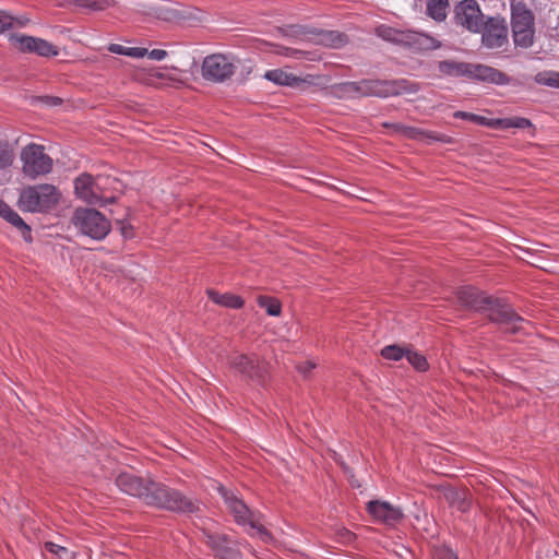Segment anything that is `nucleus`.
<instances>
[{"label": "nucleus", "mask_w": 559, "mask_h": 559, "mask_svg": "<svg viewBox=\"0 0 559 559\" xmlns=\"http://www.w3.org/2000/svg\"><path fill=\"white\" fill-rule=\"evenodd\" d=\"M22 170L31 179L46 175L52 169V158L45 153L40 144L31 143L21 152Z\"/></svg>", "instance_id": "nucleus-8"}, {"label": "nucleus", "mask_w": 559, "mask_h": 559, "mask_svg": "<svg viewBox=\"0 0 559 559\" xmlns=\"http://www.w3.org/2000/svg\"><path fill=\"white\" fill-rule=\"evenodd\" d=\"M396 130L409 139L419 140L423 142H428L429 140H441L440 136L429 133V132H426L425 130H421V129H418L415 127H408V126L401 124V126L396 127Z\"/></svg>", "instance_id": "nucleus-25"}, {"label": "nucleus", "mask_w": 559, "mask_h": 559, "mask_svg": "<svg viewBox=\"0 0 559 559\" xmlns=\"http://www.w3.org/2000/svg\"><path fill=\"white\" fill-rule=\"evenodd\" d=\"M10 46L21 53H32L41 58H52L59 55V48L52 43L23 33H10Z\"/></svg>", "instance_id": "nucleus-9"}, {"label": "nucleus", "mask_w": 559, "mask_h": 559, "mask_svg": "<svg viewBox=\"0 0 559 559\" xmlns=\"http://www.w3.org/2000/svg\"><path fill=\"white\" fill-rule=\"evenodd\" d=\"M367 510L376 522L389 526L396 525L404 516L403 511L400 508L381 500L369 501Z\"/></svg>", "instance_id": "nucleus-16"}, {"label": "nucleus", "mask_w": 559, "mask_h": 559, "mask_svg": "<svg viewBox=\"0 0 559 559\" xmlns=\"http://www.w3.org/2000/svg\"><path fill=\"white\" fill-rule=\"evenodd\" d=\"M454 117L460 118V119L469 120V121L476 122L481 126H491L492 127V122H488L487 118L475 115V114H471V112H466V111H456V112H454Z\"/></svg>", "instance_id": "nucleus-35"}, {"label": "nucleus", "mask_w": 559, "mask_h": 559, "mask_svg": "<svg viewBox=\"0 0 559 559\" xmlns=\"http://www.w3.org/2000/svg\"><path fill=\"white\" fill-rule=\"evenodd\" d=\"M381 355L383 358L389 360H400L405 357L406 349L396 345H389L381 350Z\"/></svg>", "instance_id": "nucleus-33"}, {"label": "nucleus", "mask_w": 559, "mask_h": 559, "mask_svg": "<svg viewBox=\"0 0 559 559\" xmlns=\"http://www.w3.org/2000/svg\"><path fill=\"white\" fill-rule=\"evenodd\" d=\"M0 216L9 224L15 227L23 239L27 242L32 240L31 227L22 219V217L0 199Z\"/></svg>", "instance_id": "nucleus-18"}, {"label": "nucleus", "mask_w": 559, "mask_h": 559, "mask_svg": "<svg viewBox=\"0 0 559 559\" xmlns=\"http://www.w3.org/2000/svg\"><path fill=\"white\" fill-rule=\"evenodd\" d=\"M48 106H58L61 104V99L59 97H50L47 96L43 99Z\"/></svg>", "instance_id": "nucleus-45"}, {"label": "nucleus", "mask_w": 559, "mask_h": 559, "mask_svg": "<svg viewBox=\"0 0 559 559\" xmlns=\"http://www.w3.org/2000/svg\"><path fill=\"white\" fill-rule=\"evenodd\" d=\"M230 365L235 370L239 371L240 373L249 378L259 377V370L255 360L246 355H235L230 359Z\"/></svg>", "instance_id": "nucleus-20"}, {"label": "nucleus", "mask_w": 559, "mask_h": 559, "mask_svg": "<svg viewBox=\"0 0 559 559\" xmlns=\"http://www.w3.org/2000/svg\"><path fill=\"white\" fill-rule=\"evenodd\" d=\"M236 70L234 62L226 56L214 53L204 58L202 75L206 80L223 82L229 79Z\"/></svg>", "instance_id": "nucleus-10"}, {"label": "nucleus", "mask_w": 559, "mask_h": 559, "mask_svg": "<svg viewBox=\"0 0 559 559\" xmlns=\"http://www.w3.org/2000/svg\"><path fill=\"white\" fill-rule=\"evenodd\" d=\"M71 222L82 235L95 240L104 239L110 231V222L94 209H76Z\"/></svg>", "instance_id": "nucleus-5"}, {"label": "nucleus", "mask_w": 559, "mask_h": 559, "mask_svg": "<svg viewBox=\"0 0 559 559\" xmlns=\"http://www.w3.org/2000/svg\"><path fill=\"white\" fill-rule=\"evenodd\" d=\"M45 549L57 556L59 559H72L73 555L66 548L60 545H57L52 542L45 543Z\"/></svg>", "instance_id": "nucleus-34"}, {"label": "nucleus", "mask_w": 559, "mask_h": 559, "mask_svg": "<svg viewBox=\"0 0 559 559\" xmlns=\"http://www.w3.org/2000/svg\"><path fill=\"white\" fill-rule=\"evenodd\" d=\"M60 5L73 3L88 12L105 11L115 5V0H58Z\"/></svg>", "instance_id": "nucleus-22"}, {"label": "nucleus", "mask_w": 559, "mask_h": 559, "mask_svg": "<svg viewBox=\"0 0 559 559\" xmlns=\"http://www.w3.org/2000/svg\"><path fill=\"white\" fill-rule=\"evenodd\" d=\"M455 21L469 32L479 33L484 26V15L475 0H463L455 7Z\"/></svg>", "instance_id": "nucleus-11"}, {"label": "nucleus", "mask_w": 559, "mask_h": 559, "mask_svg": "<svg viewBox=\"0 0 559 559\" xmlns=\"http://www.w3.org/2000/svg\"><path fill=\"white\" fill-rule=\"evenodd\" d=\"M316 367L314 364L307 361L298 367V370L305 376L309 373Z\"/></svg>", "instance_id": "nucleus-44"}, {"label": "nucleus", "mask_w": 559, "mask_h": 559, "mask_svg": "<svg viewBox=\"0 0 559 559\" xmlns=\"http://www.w3.org/2000/svg\"><path fill=\"white\" fill-rule=\"evenodd\" d=\"M209 544L222 559H240V552L225 537L209 536Z\"/></svg>", "instance_id": "nucleus-21"}, {"label": "nucleus", "mask_w": 559, "mask_h": 559, "mask_svg": "<svg viewBox=\"0 0 559 559\" xmlns=\"http://www.w3.org/2000/svg\"><path fill=\"white\" fill-rule=\"evenodd\" d=\"M207 296L216 305L226 308L238 309L243 305V300L239 296L229 293L221 294L216 290L209 289Z\"/></svg>", "instance_id": "nucleus-23"}, {"label": "nucleus", "mask_w": 559, "mask_h": 559, "mask_svg": "<svg viewBox=\"0 0 559 559\" xmlns=\"http://www.w3.org/2000/svg\"><path fill=\"white\" fill-rule=\"evenodd\" d=\"M31 20L26 15L21 16H13L12 15V22H11V29L12 28H23L29 24Z\"/></svg>", "instance_id": "nucleus-40"}, {"label": "nucleus", "mask_w": 559, "mask_h": 559, "mask_svg": "<svg viewBox=\"0 0 559 559\" xmlns=\"http://www.w3.org/2000/svg\"><path fill=\"white\" fill-rule=\"evenodd\" d=\"M218 491L224 499L228 512L233 515L237 524L247 527L248 533L252 536H257L264 543H271L273 540L272 535L260 523L259 514L252 512L236 492L222 486L218 487Z\"/></svg>", "instance_id": "nucleus-3"}, {"label": "nucleus", "mask_w": 559, "mask_h": 559, "mask_svg": "<svg viewBox=\"0 0 559 559\" xmlns=\"http://www.w3.org/2000/svg\"><path fill=\"white\" fill-rule=\"evenodd\" d=\"M466 76L481 81H488L496 84H504L508 81L507 75L499 70L488 66L475 63H468V71H466Z\"/></svg>", "instance_id": "nucleus-17"}, {"label": "nucleus", "mask_w": 559, "mask_h": 559, "mask_svg": "<svg viewBox=\"0 0 559 559\" xmlns=\"http://www.w3.org/2000/svg\"><path fill=\"white\" fill-rule=\"evenodd\" d=\"M264 79L277 85L288 86L297 90H305L316 83V76L311 74H307L306 76H297L286 69L266 71Z\"/></svg>", "instance_id": "nucleus-15"}, {"label": "nucleus", "mask_w": 559, "mask_h": 559, "mask_svg": "<svg viewBox=\"0 0 559 559\" xmlns=\"http://www.w3.org/2000/svg\"><path fill=\"white\" fill-rule=\"evenodd\" d=\"M102 178H93L90 174H82L74 180V190L79 199L91 204H97L103 198Z\"/></svg>", "instance_id": "nucleus-13"}, {"label": "nucleus", "mask_w": 559, "mask_h": 559, "mask_svg": "<svg viewBox=\"0 0 559 559\" xmlns=\"http://www.w3.org/2000/svg\"><path fill=\"white\" fill-rule=\"evenodd\" d=\"M185 17V13L177 5L167 0H158L156 12L153 19L165 22H177Z\"/></svg>", "instance_id": "nucleus-19"}, {"label": "nucleus", "mask_w": 559, "mask_h": 559, "mask_svg": "<svg viewBox=\"0 0 559 559\" xmlns=\"http://www.w3.org/2000/svg\"><path fill=\"white\" fill-rule=\"evenodd\" d=\"M459 299L466 307L487 312L489 319L508 333H518L523 330L524 320L506 304H500L474 287H463L459 292Z\"/></svg>", "instance_id": "nucleus-2"}, {"label": "nucleus", "mask_w": 559, "mask_h": 559, "mask_svg": "<svg viewBox=\"0 0 559 559\" xmlns=\"http://www.w3.org/2000/svg\"><path fill=\"white\" fill-rule=\"evenodd\" d=\"M153 60H164L167 57V51L164 49H153L151 51L147 50V55Z\"/></svg>", "instance_id": "nucleus-42"}, {"label": "nucleus", "mask_w": 559, "mask_h": 559, "mask_svg": "<svg viewBox=\"0 0 559 559\" xmlns=\"http://www.w3.org/2000/svg\"><path fill=\"white\" fill-rule=\"evenodd\" d=\"M147 55V49L143 47H130L128 48V57L143 58Z\"/></svg>", "instance_id": "nucleus-41"}, {"label": "nucleus", "mask_w": 559, "mask_h": 559, "mask_svg": "<svg viewBox=\"0 0 559 559\" xmlns=\"http://www.w3.org/2000/svg\"><path fill=\"white\" fill-rule=\"evenodd\" d=\"M320 36V43L332 47H341L346 41L345 37L337 32H322Z\"/></svg>", "instance_id": "nucleus-30"}, {"label": "nucleus", "mask_w": 559, "mask_h": 559, "mask_svg": "<svg viewBox=\"0 0 559 559\" xmlns=\"http://www.w3.org/2000/svg\"><path fill=\"white\" fill-rule=\"evenodd\" d=\"M60 195L59 190L52 185L31 186L22 190L17 204L25 212H46L59 202Z\"/></svg>", "instance_id": "nucleus-4"}, {"label": "nucleus", "mask_w": 559, "mask_h": 559, "mask_svg": "<svg viewBox=\"0 0 559 559\" xmlns=\"http://www.w3.org/2000/svg\"><path fill=\"white\" fill-rule=\"evenodd\" d=\"M464 489H455V488H448L444 490V498L449 502L451 507H453L456 501L460 500L461 495L463 493Z\"/></svg>", "instance_id": "nucleus-38"}, {"label": "nucleus", "mask_w": 559, "mask_h": 559, "mask_svg": "<svg viewBox=\"0 0 559 559\" xmlns=\"http://www.w3.org/2000/svg\"><path fill=\"white\" fill-rule=\"evenodd\" d=\"M531 126H532L531 121L528 119L522 118V117L497 119V120L492 121V127H497V128H501V129H509V128L525 129Z\"/></svg>", "instance_id": "nucleus-27"}, {"label": "nucleus", "mask_w": 559, "mask_h": 559, "mask_svg": "<svg viewBox=\"0 0 559 559\" xmlns=\"http://www.w3.org/2000/svg\"><path fill=\"white\" fill-rule=\"evenodd\" d=\"M281 53H284V55H286V56L293 57V56H295L296 53H298V51L293 50V49H289V48H285V49H284V51H281Z\"/></svg>", "instance_id": "nucleus-47"}, {"label": "nucleus", "mask_w": 559, "mask_h": 559, "mask_svg": "<svg viewBox=\"0 0 559 559\" xmlns=\"http://www.w3.org/2000/svg\"><path fill=\"white\" fill-rule=\"evenodd\" d=\"M128 48L129 47H124L122 45H119V44H110L108 46V50L112 53H117V55H122V56H128Z\"/></svg>", "instance_id": "nucleus-43"}, {"label": "nucleus", "mask_w": 559, "mask_h": 559, "mask_svg": "<svg viewBox=\"0 0 559 559\" xmlns=\"http://www.w3.org/2000/svg\"><path fill=\"white\" fill-rule=\"evenodd\" d=\"M438 69L443 74L466 76V71H468V63L445 60L439 63Z\"/></svg>", "instance_id": "nucleus-26"}, {"label": "nucleus", "mask_w": 559, "mask_h": 559, "mask_svg": "<svg viewBox=\"0 0 559 559\" xmlns=\"http://www.w3.org/2000/svg\"><path fill=\"white\" fill-rule=\"evenodd\" d=\"M407 361L418 371H426L428 369V361L426 357L415 350L406 349L405 355Z\"/></svg>", "instance_id": "nucleus-29"}, {"label": "nucleus", "mask_w": 559, "mask_h": 559, "mask_svg": "<svg viewBox=\"0 0 559 559\" xmlns=\"http://www.w3.org/2000/svg\"><path fill=\"white\" fill-rule=\"evenodd\" d=\"M449 0H427V14L437 22L447 17Z\"/></svg>", "instance_id": "nucleus-24"}, {"label": "nucleus", "mask_w": 559, "mask_h": 559, "mask_svg": "<svg viewBox=\"0 0 559 559\" xmlns=\"http://www.w3.org/2000/svg\"><path fill=\"white\" fill-rule=\"evenodd\" d=\"M512 35L515 46L528 48L534 41V15L525 5H512Z\"/></svg>", "instance_id": "nucleus-7"}, {"label": "nucleus", "mask_w": 559, "mask_h": 559, "mask_svg": "<svg viewBox=\"0 0 559 559\" xmlns=\"http://www.w3.org/2000/svg\"><path fill=\"white\" fill-rule=\"evenodd\" d=\"M11 22L12 15L7 11L0 10V34L11 29Z\"/></svg>", "instance_id": "nucleus-39"}, {"label": "nucleus", "mask_w": 559, "mask_h": 559, "mask_svg": "<svg viewBox=\"0 0 559 559\" xmlns=\"http://www.w3.org/2000/svg\"><path fill=\"white\" fill-rule=\"evenodd\" d=\"M14 153L11 145L3 140H0V168L10 166L13 162Z\"/></svg>", "instance_id": "nucleus-32"}, {"label": "nucleus", "mask_w": 559, "mask_h": 559, "mask_svg": "<svg viewBox=\"0 0 559 559\" xmlns=\"http://www.w3.org/2000/svg\"><path fill=\"white\" fill-rule=\"evenodd\" d=\"M344 92L361 96L388 97L394 93L391 83L378 80H364L361 82H348L342 85Z\"/></svg>", "instance_id": "nucleus-12"}, {"label": "nucleus", "mask_w": 559, "mask_h": 559, "mask_svg": "<svg viewBox=\"0 0 559 559\" xmlns=\"http://www.w3.org/2000/svg\"><path fill=\"white\" fill-rule=\"evenodd\" d=\"M157 4L158 0H141L136 3L135 10L143 16L153 19L156 12Z\"/></svg>", "instance_id": "nucleus-31"}, {"label": "nucleus", "mask_w": 559, "mask_h": 559, "mask_svg": "<svg viewBox=\"0 0 559 559\" xmlns=\"http://www.w3.org/2000/svg\"><path fill=\"white\" fill-rule=\"evenodd\" d=\"M376 32L384 40L408 46L417 50H429L440 47V43L436 38L424 33L401 31L384 25L377 27Z\"/></svg>", "instance_id": "nucleus-6"}, {"label": "nucleus", "mask_w": 559, "mask_h": 559, "mask_svg": "<svg viewBox=\"0 0 559 559\" xmlns=\"http://www.w3.org/2000/svg\"><path fill=\"white\" fill-rule=\"evenodd\" d=\"M537 81L542 84L559 88V72H546L538 75Z\"/></svg>", "instance_id": "nucleus-36"}, {"label": "nucleus", "mask_w": 559, "mask_h": 559, "mask_svg": "<svg viewBox=\"0 0 559 559\" xmlns=\"http://www.w3.org/2000/svg\"><path fill=\"white\" fill-rule=\"evenodd\" d=\"M116 485L122 492L136 497L148 506L188 513L199 510L197 502L182 496L179 491L131 473H120L116 478Z\"/></svg>", "instance_id": "nucleus-1"}, {"label": "nucleus", "mask_w": 559, "mask_h": 559, "mask_svg": "<svg viewBox=\"0 0 559 559\" xmlns=\"http://www.w3.org/2000/svg\"><path fill=\"white\" fill-rule=\"evenodd\" d=\"M439 559H457V557L451 550H445L440 555Z\"/></svg>", "instance_id": "nucleus-46"}, {"label": "nucleus", "mask_w": 559, "mask_h": 559, "mask_svg": "<svg viewBox=\"0 0 559 559\" xmlns=\"http://www.w3.org/2000/svg\"><path fill=\"white\" fill-rule=\"evenodd\" d=\"M480 32L483 44L487 48H500L508 41V27L503 19H488Z\"/></svg>", "instance_id": "nucleus-14"}, {"label": "nucleus", "mask_w": 559, "mask_h": 559, "mask_svg": "<svg viewBox=\"0 0 559 559\" xmlns=\"http://www.w3.org/2000/svg\"><path fill=\"white\" fill-rule=\"evenodd\" d=\"M471 498L466 490L463 491V493L460 497V500L456 501V503L452 507L456 509L460 512H467L471 508Z\"/></svg>", "instance_id": "nucleus-37"}, {"label": "nucleus", "mask_w": 559, "mask_h": 559, "mask_svg": "<svg viewBox=\"0 0 559 559\" xmlns=\"http://www.w3.org/2000/svg\"><path fill=\"white\" fill-rule=\"evenodd\" d=\"M153 75H154L155 78H157V79H165V78H166V76H165L164 71H162V70H159V69L155 70V72H154V74H153Z\"/></svg>", "instance_id": "nucleus-48"}, {"label": "nucleus", "mask_w": 559, "mask_h": 559, "mask_svg": "<svg viewBox=\"0 0 559 559\" xmlns=\"http://www.w3.org/2000/svg\"><path fill=\"white\" fill-rule=\"evenodd\" d=\"M258 304L261 308H264L266 313L272 317H277L281 314V304L277 299L266 296H260L258 298Z\"/></svg>", "instance_id": "nucleus-28"}]
</instances>
